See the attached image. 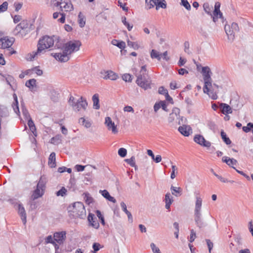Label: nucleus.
<instances>
[{"label": "nucleus", "instance_id": "24", "mask_svg": "<svg viewBox=\"0 0 253 253\" xmlns=\"http://www.w3.org/2000/svg\"><path fill=\"white\" fill-rule=\"evenodd\" d=\"M55 153L52 152L49 155L48 158V164L50 168H55L56 167V158Z\"/></svg>", "mask_w": 253, "mask_h": 253}, {"label": "nucleus", "instance_id": "57", "mask_svg": "<svg viewBox=\"0 0 253 253\" xmlns=\"http://www.w3.org/2000/svg\"><path fill=\"white\" fill-rule=\"evenodd\" d=\"M237 164V161L233 158L230 159L229 158L228 164H227L229 166L233 168L234 169H236L233 165H236Z\"/></svg>", "mask_w": 253, "mask_h": 253}, {"label": "nucleus", "instance_id": "9", "mask_svg": "<svg viewBox=\"0 0 253 253\" xmlns=\"http://www.w3.org/2000/svg\"><path fill=\"white\" fill-rule=\"evenodd\" d=\"M194 140L198 144L206 147H210L211 145L210 142L206 140L204 137L200 134L196 135L194 138Z\"/></svg>", "mask_w": 253, "mask_h": 253}, {"label": "nucleus", "instance_id": "25", "mask_svg": "<svg viewBox=\"0 0 253 253\" xmlns=\"http://www.w3.org/2000/svg\"><path fill=\"white\" fill-rule=\"evenodd\" d=\"M165 201L166 203V209L169 210L170 208V205L173 202V199L169 193H167L165 195Z\"/></svg>", "mask_w": 253, "mask_h": 253}, {"label": "nucleus", "instance_id": "10", "mask_svg": "<svg viewBox=\"0 0 253 253\" xmlns=\"http://www.w3.org/2000/svg\"><path fill=\"white\" fill-rule=\"evenodd\" d=\"M220 6V4L219 2H217L215 3L214 10L213 13V16L212 17V20L214 22H216L218 17L222 20V22H224L222 13L221 12L219 9Z\"/></svg>", "mask_w": 253, "mask_h": 253}, {"label": "nucleus", "instance_id": "4", "mask_svg": "<svg viewBox=\"0 0 253 253\" xmlns=\"http://www.w3.org/2000/svg\"><path fill=\"white\" fill-rule=\"evenodd\" d=\"M68 103L72 107L73 110L76 112L79 111L81 109L85 110L88 105L86 100L84 99L83 97H81L76 101L75 98L72 96L70 97Z\"/></svg>", "mask_w": 253, "mask_h": 253}, {"label": "nucleus", "instance_id": "15", "mask_svg": "<svg viewBox=\"0 0 253 253\" xmlns=\"http://www.w3.org/2000/svg\"><path fill=\"white\" fill-rule=\"evenodd\" d=\"M44 189H41L37 186L36 189L33 192L31 199L34 201L41 197L44 194Z\"/></svg>", "mask_w": 253, "mask_h": 253}, {"label": "nucleus", "instance_id": "49", "mask_svg": "<svg viewBox=\"0 0 253 253\" xmlns=\"http://www.w3.org/2000/svg\"><path fill=\"white\" fill-rule=\"evenodd\" d=\"M253 128V124L249 123L246 126H243L242 129L246 132L250 131Z\"/></svg>", "mask_w": 253, "mask_h": 253}, {"label": "nucleus", "instance_id": "3", "mask_svg": "<svg viewBox=\"0 0 253 253\" xmlns=\"http://www.w3.org/2000/svg\"><path fill=\"white\" fill-rule=\"evenodd\" d=\"M202 73L204 81L203 87L204 92L208 93L210 92V87L212 86V80L211 78V72L208 66L203 67L202 69Z\"/></svg>", "mask_w": 253, "mask_h": 253}, {"label": "nucleus", "instance_id": "64", "mask_svg": "<svg viewBox=\"0 0 253 253\" xmlns=\"http://www.w3.org/2000/svg\"><path fill=\"white\" fill-rule=\"evenodd\" d=\"M150 247L154 253L155 252H158V251H160V249H159V248L157 247L156 246V245L153 243H152L150 244Z\"/></svg>", "mask_w": 253, "mask_h": 253}, {"label": "nucleus", "instance_id": "51", "mask_svg": "<svg viewBox=\"0 0 253 253\" xmlns=\"http://www.w3.org/2000/svg\"><path fill=\"white\" fill-rule=\"evenodd\" d=\"M181 4L188 10L191 9V5L187 0H181Z\"/></svg>", "mask_w": 253, "mask_h": 253}, {"label": "nucleus", "instance_id": "29", "mask_svg": "<svg viewBox=\"0 0 253 253\" xmlns=\"http://www.w3.org/2000/svg\"><path fill=\"white\" fill-rule=\"evenodd\" d=\"M160 8L163 9L167 8V3L165 0H156V9L158 10Z\"/></svg>", "mask_w": 253, "mask_h": 253}, {"label": "nucleus", "instance_id": "55", "mask_svg": "<svg viewBox=\"0 0 253 253\" xmlns=\"http://www.w3.org/2000/svg\"><path fill=\"white\" fill-rule=\"evenodd\" d=\"M196 237V232L194 231L193 229H191L190 230V237L189 239V242L190 243H192L195 240Z\"/></svg>", "mask_w": 253, "mask_h": 253}, {"label": "nucleus", "instance_id": "45", "mask_svg": "<svg viewBox=\"0 0 253 253\" xmlns=\"http://www.w3.org/2000/svg\"><path fill=\"white\" fill-rule=\"evenodd\" d=\"M156 0H145V3L148 9H151L156 5Z\"/></svg>", "mask_w": 253, "mask_h": 253}, {"label": "nucleus", "instance_id": "30", "mask_svg": "<svg viewBox=\"0 0 253 253\" xmlns=\"http://www.w3.org/2000/svg\"><path fill=\"white\" fill-rule=\"evenodd\" d=\"M78 23L81 28H83L85 25V16L81 12H80L78 15Z\"/></svg>", "mask_w": 253, "mask_h": 253}, {"label": "nucleus", "instance_id": "38", "mask_svg": "<svg viewBox=\"0 0 253 253\" xmlns=\"http://www.w3.org/2000/svg\"><path fill=\"white\" fill-rule=\"evenodd\" d=\"M79 123L84 126L86 128H89L91 126V123L88 121L86 120L84 118L82 117L79 120Z\"/></svg>", "mask_w": 253, "mask_h": 253}, {"label": "nucleus", "instance_id": "17", "mask_svg": "<svg viewBox=\"0 0 253 253\" xmlns=\"http://www.w3.org/2000/svg\"><path fill=\"white\" fill-rule=\"evenodd\" d=\"M194 221L197 226L200 229L205 227L207 225V223L204 221L202 215L194 216Z\"/></svg>", "mask_w": 253, "mask_h": 253}, {"label": "nucleus", "instance_id": "58", "mask_svg": "<svg viewBox=\"0 0 253 253\" xmlns=\"http://www.w3.org/2000/svg\"><path fill=\"white\" fill-rule=\"evenodd\" d=\"M171 168H172V172H171V173L170 175V177L171 179H174L176 176V175L175 174V171L176 172V173H177V168H176V167L175 166H174V165L172 166Z\"/></svg>", "mask_w": 253, "mask_h": 253}, {"label": "nucleus", "instance_id": "12", "mask_svg": "<svg viewBox=\"0 0 253 253\" xmlns=\"http://www.w3.org/2000/svg\"><path fill=\"white\" fill-rule=\"evenodd\" d=\"M202 199L200 197H197L194 209V216L202 215Z\"/></svg>", "mask_w": 253, "mask_h": 253}, {"label": "nucleus", "instance_id": "47", "mask_svg": "<svg viewBox=\"0 0 253 253\" xmlns=\"http://www.w3.org/2000/svg\"><path fill=\"white\" fill-rule=\"evenodd\" d=\"M96 213L97 216L100 219L101 224L102 225H105V220H104L103 216L101 214V211L99 210H97L96 211Z\"/></svg>", "mask_w": 253, "mask_h": 253}, {"label": "nucleus", "instance_id": "20", "mask_svg": "<svg viewBox=\"0 0 253 253\" xmlns=\"http://www.w3.org/2000/svg\"><path fill=\"white\" fill-rule=\"evenodd\" d=\"M106 75L104 77V79H110L111 80H116L118 78V76L112 71H107L105 72Z\"/></svg>", "mask_w": 253, "mask_h": 253}, {"label": "nucleus", "instance_id": "36", "mask_svg": "<svg viewBox=\"0 0 253 253\" xmlns=\"http://www.w3.org/2000/svg\"><path fill=\"white\" fill-rule=\"evenodd\" d=\"M83 195H84V200L87 205H89L93 202V199L89 193H84L83 194Z\"/></svg>", "mask_w": 253, "mask_h": 253}, {"label": "nucleus", "instance_id": "50", "mask_svg": "<svg viewBox=\"0 0 253 253\" xmlns=\"http://www.w3.org/2000/svg\"><path fill=\"white\" fill-rule=\"evenodd\" d=\"M127 154V150L126 149L124 148H121L118 150V154L121 157H125L126 156Z\"/></svg>", "mask_w": 253, "mask_h": 253}, {"label": "nucleus", "instance_id": "43", "mask_svg": "<svg viewBox=\"0 0 253 253\" xmlns=\"http://www.w3.org/2000/svg\"><path fill=\"white\" fill-rule=\"evenodd\" d=\"M127 43L128 46L132 48L134 50H137L140 47V46L138 45L137 42H131L128 40L127 41Z\"/></svg>", "mask_w": 253, "mask_h": 253}, {"label": "nucleus", "instance_id": "18", "mask_svg": "<svg viewBox=\"0 0 253 253\" xmlns=\"http://www.w3.org/2000/svg\"><path fill=\"white\" fill-rule=\"evenodd\" d=\"M88 221L92 227L95 229H98L99 227V223L96 220V218L94 215L92 213H89L87 218Z\"/></svg>", "mask_w": 253, "mask_h": 253}, {"label": "nucleus", "instance_id": "1", "mask_svg": "<svg viewBox=\"0 0 253 253\" xmlns=\"http://www.w3.org/2000/svg\"><path fill=\"white\" fill-rule=\"evenodd\" d=\"M54 47L59 51L56 53H52L51 55L55 59L61 62H65L70 59V55L74 51H78L81 45L79 41H70L66 43L59 39L58 37H55Z\"/></svg>", "mask_w": 253, "mask_h": 253}, {"label": "nucleus", "instance_id": "6", "mask_svg": "<svg viewBox=\"0 0 253 253\" xmlns=\"http://www.w3.org/2000/svg\"><path fill=\"white\" fill-rule=\"evenodd\" d=\"M147 74L140 73L136 75V83L142 88L147 90L151 88V81L147 79Z\"/></svg>", "mask_w": 253, "mask_h": 253}, {"label": "nucleus", "instance_id": "21", "mask_svg": "<svg viewBox=\"0 0 253 253\" xmlns=\"http://www.w3.org/2000/svg\"><path fill=\"white\" fill-rule=\"evenodd\" d=\"M13 98H14V102L12 104V107L13 108V109L14 111V112L18 116L20 115V111L18 106V99L17 97L16 94L14 93L13 95Z\"/></svg>", "mask_w": 253, "mask_h": 253}, {"label": "nucleus", "instance_id": "53", "mask_svg": "<svg viewBox=\"0 0 253 253\" xmlns=\"http://www.w3.org/2000/svg\"><path fill=\"white\" fill-rule=\"evenodd\" d=\"M203 7H204V10L205 11V12L206 13L211 15V8L210 7L208 3H205L203 4Z\"/></svg>", "mask_w": 253, "mask_h": 253}, {"label": "nucleus", "instance_id": "22", "mask_svg": "<svg viewBox=\"0 0 253 253\" xmlns=\"http://www.w3.org/2000/svg\"><path fill=\"white\" fill-rule=\"evenodd\" d=\"M99 193L101 194V195L104 197L105 199L108 200V201L113 202V203H115L116 202V200L115 199L111 196L109 193L106 190H100Z\"/></svg>", "mask_w": 253, "mask_h": 253}, {"label": "nucleus", "instance_id": "44", "mask_svg": "<svg viewBox=\"0 0 253 253\" xmlns=\"http://www.w3.org/2000/svg\"><path fill=\"white\" fill-rule=\"evenodd\" d=\"M126 17L123 16L122 17V22L125 26H126L127 30L130 31L133 28V25H130L129 23L126 21Z\"/></svg>", "mask_w": 253, "mask_h": 253}, {"label": "nucleus", "instance_id": "27", "mask_svg": "<svg viewBox=\"0 0 253 253\" xmlns=\"http://www.w3.org/2000/svg\"><path fill=\"white\" fill-rule=\"evenodd\" d=\"M170 190L171 191V194L176 197H178L182 194V190L180 187H176L171 185L170 187Z\"/></svg>", "mask_w": 253, "mask_h": 253}, {"label": "nucleus", "instance_id": "28", "mask_svg": "<svg viewBox=\"0 0 253 253\" xmlns=\"http://www.w3.org/2000/svg\"><path fill=\"white\" fill-rule=\"evenodd\" d=\"M92 101L93 103V106L95 109H99L100 108L99 105V95L98 94H95L92 96Z\"/></svg>", "mask_w": 253, "mask_h": 253}, {"label": "nucleus", "instance_id": "40", "mask_svg": "<svg viewBox=\"0 0 253 253\" xmlns=\"http://www.w3.org/2000/svg\"><path fill=\"white\" fill-rule=\"evenodd\" d=\"M50 98L54 102H57L58 99L59 93L54 90H52L50 92Z\"/></svg>", "mask_w": 253, "mask_h": 253}, {"label": "nucleus", "instance_id": "37", "mask_svg": "<svg viewBox=\"0 0 253 253\" xmlns=\"http://www.w3.org/2000/svg\"><path fill=\"white\" fill-rule=\"evenodd\" d=\"M211 172L214 175H215L220 181L223 183H226V182H231V183H234V181L233 180H228L226 178H224L222 177L221 176L216 174L215 172H214L213 170L212 169H211Z\"/></svg>", "mask_w": 253, "mask_h": 253}, {"label": "nucleus", "instance_id": "56", "mask_svg": "<svg viewBox=\"0 0 253 253\" xmlns=\"http://www.w3.org/2000/svg\"><path fill=\"white\" fill-rule=\"evenodd\" d=\"M20 26L23 30L26 29L28 28L29 23L27 20H23L20 23Z\"/></svg>", "mask_w": 253, "mask_h": 253}, {"label": "nucleus", "instance_id": "48", "mask_svg": "<svg viewBox=\"0 0 253 253\" xmlns=\"http://www.w3.org/2000/svg\"><path fill=\"white\" fill-rule=\"evenodd\" d=\"M103 247L101 246V245L98 243H94L92 245V248L93 249V253H96L100 248Z\"/></svg>", "mask_w": 253, "mask_h": 253}, {"label": "nucleus", "instance_id": "16", "mask_svg": "<svg viewBox=\"0 0 253 253\" xmlns=\"http://www.w3.org/2000/svg\"><path fill=\"white\" fill-rule=\"evenodd\" d=\"M225 33L228 37V39L230 42H232L235 38V32L233 30L230 28L229 25H225L224 26Z\"/></svg>", "mask_w": 253, "mask_h": 253}, {"label": "nucleus", "instance_id": "39", "mask_svg": "<svg viewBox=\"0 0 253 253\" xmlns=\"http://www.w3.org/2000/svg\"><path fill=\"white\" fill-rule=\"evenodd\" d=\"M21 109L22 111V114L23 116H24L25 118L26 119H27L28 120L31 118L30 114L28 112V110L26 108L25 105L24 104L21 103Z\"/></svg>", "mask_w": 253, "mask_h": 253}, {"label": "nucleus", "instance_id": "26", "mask_svg": "<svg viewBox=\"0 0 253 253\" xmlns=\"http://www.w3.org/2000/svg\"><path fill=\"white\" fill-rule=\"evenodd\" d=\"M45 242L46 244H48V243L52 244L54 246L56 251H57L58 249H59V245L55 242L53 237H52L51 235L48 236L45 239Z\"/></svg>", "mask_w": 253, "mask_h": 253}, {"label": "nucleus", "instance_id": "35", "mask_svg": "<svg viewBox=\"0 0 253 253\" xmlns=\"http://www.w3.org/2000/svg\"><path fill=\"white\" fill-rule=\"evenodd\" d=\"M36 80L35 79H32L26 82L25 85L33 90L34 87L36 86Z\"/></svg>", "mask_w": 253, "mask_h": 253}, {"label": "nucleus", "instance_id": "2", "mask_svg": "<svg viewBox=\"0 0 253 253\" xmlns=\"http://www.w3.org/2000/svg\"><path fill=\"white\" fill-rule=\"evenodd\" d=\"M54 44V39L53 37L48 36H45L39 40L37 50L36 51H33L27 55V59L32 61L39 56L43 54L45 52V49L52 46Z\"/></svg>", "mask_w": 253, "mask_h": 253}, {"label": "nucleus", "instance_id": "11", "mask_svg": "<svg viewBox=\"0 0 253 253\" xmlns=\"http://www.w3.org/2000/svg\"><path fill=\"white\" fill-rule=\"evenodd\" d=\"M105 124L107 127V128L109 130H111L112 133L116 134L118 133V130L116 126L115 123L112 122V119L109 117L105 118Z\"/></svg>", "mask_w": 253, "mask_h": 253}, {"label": "nucleus", "instance_id": "7", "mask_svg": "<svg viewBox=\"0 0 253 253\" xmlns=\"http://www.w3.org/2000/svg\"><path fill=\"white\" fill-rule=\"evenodd\" d=\"M14 42L13 38H8V37H4L0 38V48L2 49L9 48L11 46Z\"/></svg>", "mask_w": 253, "mask_h": 253}, {"label": "nucleus", "instance_id": "62", "mask_svg": "<svg viewBox=\"0 0 253 253\" xmlns=\"http://www.w3.org/2000/svg\"><path fill=\"white\" fill-rule=\"evenodd\" d=\"M33 71H35V73L38 76H41L42 75V71L38 68V67H35L31 69Z\"/></svg>", "mask_w": 253, "mask_h": 253}, {"label": "nucleus", "instance_id": "32", "mask_svg": "<svg viewBox=\"0 0 253 253\" xmlns=\"http://www.w3.org/2000/svg\"><path fill=\"white\" fill-rule=\"evenodd\" d=\"M46 183V177L44 176H42L37 185V186L39 188H41V189L42 188L45 190Z\"/></svg>", "mask_w": 253, "mask_h": 253}, {"label": "nucleus", "instance_id": "23", "mask_svg": "<svg viewBox=\"0 0 253 253\" xmlns=\"http://www.w3.org/2000/svg\"><path fill=\"white\" fill-rule=\"evenodd\" d=\"M190 127L189 126L183 125L182 126L179 127L178 131L183 135L188 136L190 134Z\"/></svg>", "mask_w": 253, "mask_h": 253}, {"label": "nucleus", "instance_id": "42", "mask_svg": "<svg viewBox=\"0 0 253 253\" xmlns=\"http://www.w3.org/2000/svg\"><path fill=\"white\" fill-rule=\"evenodd\" d=\"M161 54H160V53L156 51L155 49H152L151 52V57L152 58H156L159 61L161 60Z\"/></svg>", "mask_w": 253, "mask_h": 253}, {"label": "nucleus", "instance_id": "13", "mask_svg": "<svg viewBox=\"0 0 253 253\" xmlns=\"http://www.w3.org/2000/svg\"><path fill=\"white\" fill-rule=\"evenodd\" d=\"M221 112L223 114H231L232 113V109L234 110L238 109V107H234L233 105L231 104V106L225 103H221L220 105Z\"/></svg>", "mask_w": 253, "mask_h": 253}, {"label": "nucleus", "instance_id": "14", "mask_svg": "<svg viewBox=\"0 0 253 253\" xmlns=\"http://www.w3.org/2000/svg\"><path fill=\"white\" fill-rule=\"evenodd\" d=\"M179 114L180 109L178 108H174L172 110V112L169 114L168 117V120L169 123H171L175 119L180 118Z\"/></svg>", "mask_w": 253, "mask_h": 253}, {"label": "nucleus", "instance_id": "63", "mask_svg": "<svg viewBox=\"0 0 253 253\" xmlns=\"http://www.w3.org/2000/svg\"><path fill=\"white\" fill-rule=\"evenodd\" d=\"M206 241L207 242V246L208 247L209 252L211 253V250L212 249L213 246V243L209 239H206Z\"/></svg>", "mask_w": 253, "mask_h": 253}, {"label": "nucleus", "instance_id": "60", "mask_svg": "<svg viewBox=\"0 0 253 253\" xmlns=\"http://www.w3.org/2000/svg\"><path fill=\"white\" fill-rule=\"evenodd\" d=\"M62 3L59 1H57V0H51V4L53 7H58L60 6L61 4Z\"/></svg>", "mask_w": 253, "mask_h": 253}, {"label": "nucleus", "instance_id": "33", "mask_svg": "<svg viewBox=\"0 0 253 253\" xmlns=\"http://www.w3.org/2000/svg\"><path fill=\"white\" fill-rule=\"evenodd\" d=\"M63 8L66 11H70L73 10V6L71 2H65V5L64 6L60 5L59 7L60 11H62Z\"/></svg>", "mask_w": 253, "mask_h": 253}, {"label": "nucleus", "instance_id": "8", "mask_svg": "<svg viewBox=\"0 0 253 253\" xmlns=\"http://www.w3.org/2000/svg\"><path fill=\"white\" fill-rule=\"evenodd\" d=\"M66 234L65 231L57 232L54 233L53 238L54 239L55 242L57 244H62L66 240Z\"/></svg>", "mask_w": 253, "mask_h": 253}, {"label": "nucleus", "instance_id": "61", "mask_svg": "<svg viewBox=\"0 0 253 253\" xmlns=\"http://www.w3.org/2000/svg\"><path fill=\"white\" fill-rule=\"evenodd\" d=\"M159 93L166 95L168 93L167 89H165L163 86H161L159 88Z\"/></svg>", "mask_w": 253, "mask_h": 253}, {"label": "nucleus", "instance_id": "52", "mask_svg": "<svg viewBox=\"0 0 253 253\" xmlns=\"http://www.w3.org/2000/svg\"><path fill=\"white\" fill-rule=\"evenodd\" d=\"M123 80L126 82H131L132 81V77L129 74H125L122 76Z\"/></svg>", "mask_w": 253, "mask_h": 253}, {"label": "nucleus", "instance_id": "59", "mask_svg": "<svg viewBox=\"0 0 253 253\" xmlns=\"http://www.w3.org/2000/svg\"><path fill=\"white\" fill-rule=\"evenodd\" d=\"M7 6L8 3L6 1L3 2L2 4L0 5V12L6 11L7 9Z\"/></svg>", "mask_w": 253, "mask_h": 253}, {"label": "nucleus", "instance_id": "34", "mask_svg": "<svg viewBox=\"0 0 253 253\" xmlns=\"http://www.w3.org/2000/svg\"><path fill=\"white\" fill-rule=\"evenodd\" d=\"M112 43L118 47L120 49H124L126 47V43L123 41H119L117 40H113L112 41Z\"/></svg>", "mask_w": 253, "mask_h": 253}, {"label": "nucleus", "instance_id": "19", "mask_svg": "<svg viewBox=\"0 0 253 253\" xmlns=\"http://www.w3.org/2000/svg\"><path fill=\"white\" fill-rule=\"evenodd\" d=\"M18 213L21 216L24 224L26 223V213L24 208L21 204H18Z\"/></svg>", "mask_w": 253, "mask_h": 253}, {"label": "nucleus", "instance_id": "46", "mask_svg": "<svg viewBox=\"0 0 253 253\" xmlns=\"http://www.w3.org/2000/svg\"><path fill=\"white\" fill-rule=\"evenodd\" d=\"M125 161L131 167L135 166V158L134 156H132L130 159H125Z\"/></svg>", "mask_w": 253, "mask_h": 253}, {"label": "nucleus", "instance_id": "41", "mask_svg": "<svg viewBox=\"0 0 253 253\" xmlns=\"http://www.w3.org/2000/svg\"><path fill=\"white\" fill-rule=\"evenodd\" d=\"M221 136L223 141L227 144L229 145L231 143V141L227 136L226 134L223 130L221 131Z\"/></svg>", "mask_w": 253, "mask_h": 253}, {"label": "nucleus", "instance_id": "31", "mask_svg": "<svg viewBox=\"0 0 253 253\" xmlns=\"http://www.w3.org/2000/svg\"><path fill=\"white\" fill-rule=\"evenodd\" d=\"M9 115V113L7 107L0 105V119L1 118L6 117Z\"/></svg>", "mask_w": 253, "mask_h": 253}, {"label": "nucleus", "instance_id": "5", "mask_svg": "<svg viewBox=\"0 0 253 253\" xmlns=\"http://www.w3.org/2000/svg\"><path fill=\"white\" fill-rule=\"evenodd\" d=\"M70 211H72L75 215L80 218L84 219L86 216V211L84 206L82 202L74 203L72 206H70Z\"/></svg>", "mask_w": 253, "mask_h": 253}, {"label": "nucleus", "instance_id": "54", "mask_svg": "<svg viewBox=\"0 0 253 253\" xmlns=\"http://www.w3.org/2000/svg\"><path fill=\"white\" fill-rule=\"evenodd\" d=\"M66 192L67 190L65 189V188L62 187L60 190L56 192V195L57 196H61L63 197L66 195Z\"/></svg>", "mask_w": 253, "mask_h": 253}]
</instances>
